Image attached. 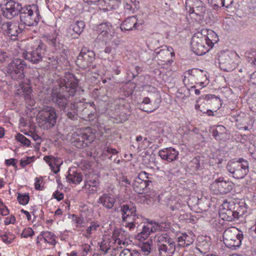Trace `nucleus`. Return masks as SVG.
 Listing matches in <instances>:
<instances>
[{"label":"nucleus","mask_w":256,"mask_h":256,"mask_svg":"<svg viewBox=\"0 0 256 256\" xmlns=\"http://www.w3.org/2000/svg\"><path fill=\"white\" fill-rule=\"evenodd\" d=\"M78 80L70 72L66 74L64 78L57 80L52 88L50 98L60 108L64 110L68 104V97L75 94Z\"/></svg>","instance_id":"obj_1"},{"label":"nucleus","mask_w":256,"mask_h":256,"mask_svg":"<svg viewBox=\"0 0 256 256\" xmlns=\"http://www.w3.org/2000/svg\"><path fill=\"white\" fill-rule=\"evenodd\" d=\"M154 240L160 256H172L176 251V243L166 234H156Z\"/></svg>","instance_id":"obj_2"},{"label":"nucleus","mask_w":256,"mask_h":256,"mask_svg":"<svg viewBox=\"0 0 256 256\" xmlns=\"http://www.w3.org/2000/svg\"><path fill=\"white\" fill-rule=\"evenodd\" d=\"M57 116L54 108L44 106L36 118L40 128H52L55 126Z\"/></svg>","instance_id":"obj_3"},{"label":"nucleus","mask_w":256,"mask_h":256,"mask_svg":"<svg viewBox=\"0 0 256 256\" xmlns=\"http://www.w3.org/2000/svg\"><path fill=\"white\" fill-rule=\"evenodd\" d=\"M26 67L27 64L24 60L16 58L8 64L6 71L12 79L22 82L24 77V70Z\"/></svg>","instance_id":"obj_4"},{"label":"nucleus","mask_w":256,"mask_h":256,"mask_svg":"<svg viewBox=\"0 0 256 256\" xmlns=\"http://www.w3.org/2000/svg\"><path fill=\"white\" fill-rule=\"evenodd\" d=\"M46 48L45 44L39 40L22 53L23 57L32 64H38L43 60Z\"/></svg>","instance_id":"obj_5"},{"label":"nucleus","mask_w":256,"mask_h":256,"mask_svg":"<svg viewBox=\"0 0 256 256\" xmlns=\"http://www.w3.org/2000/svg\"><path fill=\"white\" fill-rule=\"evenodd\" d=\"M227 170L236 179L243 178L248 172V162L243 158L228 162Z\"/></svg>","instance_id":"obj_6"},{"label":"nucleus","mask_w":256,"mask_h":256,"mask_svg":"<svg viewBox=\"0 0 256 256\" xmlns=\"http://www.w3.org/2000/svg\"><path fill=\"white\" fill-rule=\"evenodd\" d=\"M20 14L21 22L28 26L36 24L40 20L39 10L36 5L22 7Z\"/></svg>","instance_id":"obj_7"},{"label":"nucleus","mask_w":256,"mask_h":256,"mask_svg":"<svg viewBox=\"0 0 256 256\" xmlns=\"http://www.w3.org/2000/svg\"><path fill=\"white\" fill-rule=\"evenodd\" d=\"M224 242L230 248L240 246L243 238L242 232L234 227L230 228L223 233Z\"/></svg>","instance_id":"obj_8"},{"label":"nucleus","mask_w":256,"mask_h":256,"mask_svg":"<svg viewBox=\"0 0 256 256\" xmlns=\"http://www.w3.org/2000/svg\"><path fill=\"white\" fill-rule=\"evenodd\" d=\"M95 60V54L92 50H88L86 48H83L77 57L76 65L80 68L86 69L92 66Z\"/></svg>","instance_id":"obj_9"},{"label":"nucleus","mask_w":256,"mask_h":256,"mask_svg":"<svg viewBox=\"0 0 256 256\" xmlns=\"http://www.w3.org/2000/svg\"><path fill=\"white\" fill-rule=\"evenodd\" d=\"M233 187V183L230 181L224 180L223 177L215 180L210 186V190L216 194H226L231 192Z\"/></svg>","instance_id":"obj_10"},{"label":"nucleus","mask_w":256,"mask_h":256,"mask_svg":"<svg viewBox=\"0 0 256 256\" xmlns=\"http://www.w3.org/2000/svg\"><path fill=\"white\" fill-rule=\"evenodd\" d=\"M22 30L19 26L12 22H4L0 25V32L12 40H16Z\"/></svg>","instance_id":"obj_11"},{"label":"nucleus","mask_w":256,"mask_h":256,"mask_svg":"<svg viewBox=\"0 0 256 256\" xmlns=\"http://www.w3.org/2000/svg\"><path fill=\"white\" fill-rule=\"evenodd\" d=\"M195 30L197 32L196 35L198 38H202L205 42L206 45H208L212 48L214 44L218 40V38L217 34L212 30L204 29L199 28H195Z\"/></svg>","instance_id":"obj_12"},{"label":"nucleus","mask_w":256,"mask_h":256,"mask_svg":"<svg viewBox=\"0 0 256 256\" xmlns=\"http://www.w3.org/2000/svg\"><path fill=\"white\" fill-rule=\"evenodd\" d=\"M21 8L22 6L19 3L10 0L4 4L2 10L4 17L12 19L20 14Z\"/></svg>","instance_id":"obj_13"},{"label":"nucleus","mask_w":256,"mask_h":256,"mask_svg":"<svg viewBox=\"0 0 256 256\" xmlns=\"http://www.w3.org/2000/svg\"><path fill=\"white\" fill-rule=\"evenodd\" d=\"M164 224H159L156 222H148L146 225L142 226V231L136 236V238L142 240H146L151 233L154 232L158 230H162L164 227L162 226Z\"/></svg>","instance_id":"obj_14"},{"label":"nucleus","mask_w":256,"mask_h":256,"mask_svg":"<svg viewBox=\"0 0 256 256\" xmlns=\"http://www.w3.org/2000/svg\"><path fill=\"white\" fill-rule=\"evenodd\" d=\"M197 32L193 30V53L197 56H202L209 51L210 47L206 45L202 38H198Z\"/></svg>","instance_id":"obj_15"},{"label":"nucleus","mask_w":256,"mask_h":256,"mask_svg":"<svg viewBox=\"0 0 256 256\" xmlns=\"http://www.w3.org/2000/svg\"><path fill=\"white\" fill-rule=\"evenodd\" d=\"M98 30L100 35L103 37L106 42L112 40L114 36V29L112 25L108 22L101 24L98 26Z\"/></svg>","instance_id":"obj_16"},{"label":"nucleus","mask_w":256,"mask_h":256,"mask_svg":"<svg viewBox=\"0 0 256 256\" xmlns=\"http://www.w3.org/2000/svg\"><path fill=\"white\" fill-rule=\"evenodd\" d=\"M72 138L75 142V146L78 148L87 146L88 142L86 140L90 142L93 140V136H88L87 134H82L80 132H74L72 134Z\"/></svg>","instance_id":"obj_17"},{"label":"nucleus","mask_w":256,"mask_h":256,"mask_svg":"<svg viewBox=\"0 0 256 256\" xmlns=\"http://www.w3.org/2000/svg\"><path fill=\"white\" fill-rule=\"evenodd\" d=\"M206 8L202 6L200 0H193V19L198 23H200L204 18Z\"/></svg>","instance_id":"obj_18"},{"label":"nucleus","mask_w":256,"mask_h":256,"mask_svg":"<svg viewBox=\"0 0 256 256\" xmlns=\"http://www.w3.org/2000/svg\"><path fill=\"white\" fill-rule=\"evenodd\" d=\"M85 27L84 22L80 20L70 26L68 30V36L72 38H76L83 32Z\"/></svg>","instance_id":"obj_19"},{"label":"nucleus","mask_w":256,"mask_h":256,"mask_svg":"<svg viewBox=\"0 0 256 256\" xmlns=\"http://www.w3.org/2000/svg\"><path fill=\"white\" fill-rule=\"evenodd\" d=\"M230 206L232 207L235 216L237 219L243 216L247 212V207L246 203L243 201L236 202H234L229 203Z\"/></svg>","instance_id":"obj_20"},{"label":"nucleus","mask_w":256,"mask_h":256,"mask_svg":"<svg viewBox=\"0 0 256 256\" xmlns=\"http://www.w3.org/2000/svg\"><path fill=\"white\" fill-rule=\"evenodd\" d=\"M158 154L162 160L170 162L176 159L178 152L174 148H168L160 150Z\"/></svg>","instance_id":"obj_21"},{"label":"nucleus","mask_w":256,"mask_h":256,"mask_svg":"<svg viewBox=\"0 0 256 256\" xmlns=\"http://www.w3.org/2000/svg\"><path fill=\"white\" fill-rule=\"evenodd\" d=\"M219 215L220 218L224 220L232 222L236 220L233 208L230 206L229 204L227 208H223L220 210Z\"/></svg>","instance_id":"obj_22"},{"label":"nucleus","mask_w":256,"mask_h":256,"mask_svg":"<svg viewBox=\"0 0 256 256\" xmlns=\"http://www.w3.org/2000/svg\"><path fill=\"white\" fill-rule=\"evenodd\" d=\"M98 202L102 204L106 208L111 209L116 202V199L113 196L104 194L99 198Z\"/></svg>","instance_id":"obj_23"},{"label":"nucleus","mask_w":256,"mask_h":256,"mask_svg":"<svg viewBox=\"0 0 256 256\" xmlns=\"http://www.w3.org/2000/svg\"><path fill=\"white\" fill-rule=\"evenodd\" d=\"M153 56L154 58H157L158 60L164 62L166 64L172 62V60L170 62L168 60V58L170 56V52H168V48L161 49L158 52L155 51L153 53Z\"/></svg>","instance_id":"obj_24"},{"label":"nucleus","mask_w":256,"mask_h":256,"mask_svg":"<svg viewBox=\"0 0 256 256\" xmlns=\"http://www.w3.org/2000/svg\"><path fill=\"white\" fill-rule=\"evenodd\" d=\"M137 20L134 16L128 18L120 25V29L122 31L132 30L136 28Z\"/></svg>","instance_id":"obj_25"},{"label":"nucleus","mask_w":256,"mask_h":256,"mask_svg":"<svg viewBox=\"0 0 256 256\" xmlns=\"http://www.w3.org/2000/svg\"><path fill=\"white\" fill-rule=\"evenodd\" d=\"M158 107V104L151 103L150 98L148 97L144 98L140 105V110L147 112H151L154 111Z\"/></svg>","instance_id":"obj_26"},{"label":"nucleus","mask_w":256,"mask_h":256,"mask_svg":"<svg viewBox=\"0 0 256 256\" xmlns=\"http://www.w3.org/2000/svg\"><path fill=\"white\" fill-rule=\"evenodd\" d=\"M120 2L115 0H98V5L104 10L116 9Z\"/></svg>","instance_id":"obj_27"},{"label":"nucleus","mask_w":256,"mask_h":256,"mask_svg":"<svg viewBox=\"0 0 256 256\" xmlns=\"http://www.w3.org/2000/svg\"><path fill=\"white\" fill-rule=\"evenodd\" d=\"M148 185L147 182H143L140 178H135L132 184L134 190L138 194H142Z\"/></svg>","instance_id":"obj_28"},{"label":"nucleus","mask_w":256,"mask_h":256,"mask_svg":"<svg viewBox=\"0 0 256 256\" xmlns=\"http://www.w3.org/2000/svg\"><path fill=\"white\" fill-rule=\"evenodd\" d=\"M221 130H226L225 132H218L216 129H212V132H210L212 136L216 140H225L227 139L230 138V134L228 132V130L226 129H220Z\"/></svg>","instance_id":"obj_29"},{"label":"nucleus","mask_w":256,"mask_h":256,"mask_svg":"<svg viewBox=\"0 0 256 256\" xmlns=\"http://www.w3.org/2000/svg\"><path fill=\"white\" fill-rule=\"evenodd\" d=\"M100 226V224L97 222H91L90 225L86 228L83 236L88 238H90L92 234L94 233Z\"/></svg>","instance_id":"obj_30"},{"label":"nucleus","mask_w":256,"mask_h":256,"mask_svg":"<svg viewBox=\"0 0 256 256\" xmlns=\"http://www.w3.org/2000/svg\"><path fill=\"white\" fill-rule=\"evenodd\" d=\"M125 222V226L128 228L130 230H132L136 226V225H138L142 221V217H134L132 219H129L126 220H122Z\"/></svg>","instance_id":"obj_31"},{"label":"nucleus","mask_w":256,"mask_h":256,"mask_svg":"<svg viewBox=\"0 0 256 256\" xmlns=\"http://www.w3.org/2000/svg\"><path fill=\"white\" fill-rule=\"evenodd\" d=\"M66 178L69 182L78 184L82 182V176L80 173L73 172L72 174L69 173Z\"/></svg>","instance_id":"obj_32"},{"label":"nucleus","mask_w":256,"mask_h":256,"mask_svg":"<svg viewBox=\"0 0 256 256\" xmlns=\"http://www.w3.org/2000/svg\"><path fill=\"white\" fill-rule=\"evenodd\" d=\"M153 244L151 240L142 242L140 245L142 252L145 256H148L151 252Z\"/></svg>","instance_id":"obj_33"},{"label":"nucleus","mask_w":256,"mask_h":256,"mask_svg":"<svg viewBox=\"0 0 256 256\" xmlns=\"http://www.w3.org/2000/svg\"><path fill=\"white\" fill-rule=\"evenodd\" d=\"M84 105L86 106L82 112V115L84 116V118H87L89 120L92 118L94 115V114H92V111L90 110L93 108V106H94V103L90 104H86Z\"/></svg>","instance_id":"obj_34"},{"label":"nucleus","mask_w":256,"mask_h":256,"mask_svg":"<svg viewBox=\"0 0 256 256\" xmlns=\"http://www.w3.org/2000/svg\"><path fill=\"white\" fill-rule=\"evenodd\" d=\"M151 176V174L143 171L141 172L136 178H140V180L147 182V184H149L150 182H152V178Z\"/></svg>","instance_id":"obj_35"},{"label":"nucleus","mask_w":256,"mask_h":256,"mask_svg":"<svg viewBox=\"0 0 256 256\" xmlns=\"http://www.w3.org/2000/svg\"><path fill=\"white\" fill-rule=\"evenodd\" d=\"M42 234L46 242L50 243L52 244H54V236L52 233L50 232H42Z\"/></svg>","instance_id":"obj_36"},{"label":"nucleus","mask_w":256,"mask_h":256,"mask_svg":"<svg viewBox=\"0 0 256 256\" xmlns=\"http://www.w3.org/2000/svg\"><path fill=\"white\" fill-rule=\"evenodd\" d=\"M25 134L30 136L34 141H37L38 144H40L42 142V138L40 136H39L37 134H36L32 130H28L27 132L26 129H24L22 131Z\"/></svg>","instance_id":"obj_37"},{"label":"nucleus","mask_w":256,"mask_h":256,"mask_svg":"<svg viewBox=\"0 0 256 256\" xmlns=\"http://www.w3.org/2000/svg\"><path fill=\"white\" fill-rule=\"evenodd\" d=\"M17 199L20 204L26 205L28 204L30 197L28 194H21L19 193L18 195Z\"/></svg>","instance_id":"obj_38"},{"label":"nucleus","mask_w":256,"mask_h":256,"mask_svg":"<svg viewBox=\"0 0 256 256\" xmlns=\"http://www.w3.org/2000/svg\"><path fill=\"white\" fill-rule=\"evenodd\" d=\"M16 139L20 142L23 146H30V140L26 138L24 135L18 134L16 136Z\"/></svg>","instance_id":"obj_39"},{"label":"nucleus","mask_w":256,"mask_h":256,"mask_svg":"<svg viewBox=\"0 0 256 256\" xmlns=\"http://www.w3.org/2000/svg\"><path fill=\"white\" fill-rule=\"evenodd\" d=\"M47 40L50 45L56 48L59 42L57 40V34H54L48 36Z\"/></svg>","instance_id":"obj_40"},{"label":"nucleus","mask_w":256,"mask_h":256,"mask_svg":"<svg viewBox=\"0 0 256 256\" xmlns=\"http://www.w3.org/2000/svg\"><path fill=\"white\" fill-rule=\"evenodd\" d=\"M110 241L109 239H104L100 244V248L102 251L106 253L110 248Z\"/></svg>","instance_id":"obj_41"},{"label":"nucleus","mask_w":256,"mask_h":256,"mask_svg":"<svg viewBox=\"0 0 256 256\" xmlns=\"http://www.w3.org/2000/svg\"><path fill=\"white\" fill-rule=\"evenodd\" d=\"M130 206H131L128 204H122L120 206V212H121L122 220H127L126 218L128 216V214H126V212H128Z\"/></svg>","instance_id":"obj_42"},{"label":"nucleus","mask_w":256,"mask_h":256,"mask_svg":"<svg viewBox=\"0 0 256 256\" xmlns=\"http://www.w3.org/2000/svg\"><path fill=\"white\" fill-rule=\"evenodd\" d=\"M50 156H45L44 158V160L46 161V163L48 164L54 173L56 174L60 171V169L56 168V165L54 163H52V161L50 160Z\"/></svg>","instance_id":"obj_43"},{"label":"nucleus","mask_w":256,"mask_h":256,"mask_svg":"<svg viewBox=\"0 0 256 256\" xmlns=\"http://www.w3.org/2000/svg\"><path fill=\"white\" fill-rule=\"evenodd\" d=\"M120 256H140L136 251H131L128 249H124L120 253Z\"/></svg>","instance_id":"obj_44"},{"label":"nucleus","mask_w":256,"mask_h":256,"mask_svg":"<svg viewBox=\"0 0 256 256\" xmlns=\"http://www.w3.org/2000/svg\"><path fill=\"white\" fill-rule=\"evenodd\" d=\"M126 214H128L126 220L132 219L134 216L140 217L136 214V208L134 206H131Z\"/></svg>","instance_id":"obj_45"},{"label":"nucleus","mask_w":256,"mask_h":256,"mask_svg":"<svg viewBox=\"0 0 256 256\" xmlns=\"http://www.w3.org/2000/svg\"><path fill=\"white\" fill-rule=\"evenodd\" d=\"M35 159V156H28L26 158H24L23 159L21 160L20 161V164L22 168L30 164L32 162L34 161Z\"/></svg>","instance_id":"obj_46"},{"label":"nucleus","mask_w":256,"mask_h":256,"mask_svg":"<svg viewBox=\"0 0 256 256\" xmlns=\"http://www.w3.org/2000/svg\"><path fill=\"white\" fill-rule=\"evenodd\" d=\"M226 0H208V2L214 7H222L225 6Z\"/></svg>","instance_id":"obj_47"},{"label":"nucleus","mask_w":256,"mask_h":256,"mask_svg":"<svg viewBox=\"0 0 256 256\" xmlns=\"http://www.w3.org/2000/svg\"><path fill=\"white\" fill-rule=\"evenodd\" d=\"M84 189L90 194H94L98 190V186L96 185H90L89 184H85Z\"/></svg>","instance_id":"obj_48"},{"label":"nucleus","mask_w":256,"mask_h":256,"mask_svg":"<svg viewBox=\"0 0 256 256\" xmlns=\"http://www.w3.org/2000/svg\"><path fill=\"white\" fill-rule=\"evenodd\" d=\"M191 238L190 236H188L186 234H182L180 238H179V242H184V243L182 244H184V246H188L190 245V240Z\"/></svg>","instance_id":"obj_49"},{"label":"nucleus","mask_w":256,"mask_h":256,"mask_svg":"<svg viewBox=\"0 0 256 256\" xmlns=\"http://www.w3.org/2000/svg\"><path fill=\"white\" fill-rule=\"evenodd\" d=\"M34 234L33 230L30 228H28L24 230L21 235L23 238H26L28 236H32Z\"/></svg>","instance_id":"obj_50"},{"label":"nucleus","mask_w":256,"mask_h":256,"mask_svg":"<svg viewBox=\"0 0 256 256\" xmlns=\"http://www.w3.org/2000/svg\"><path fill=\"white\" fill-rule=\"evenodd\" d=\"M50 156V160L52 161V162L54 163L56 168L60 169V166L63 162L62 159L59 158H58L54 157L52 156Z\"/></svg>","instance_id":"obj_51"},{"label":"nucleus","mask_w":256,"mask_h":256,"mask_svg":"<svg viewBox=\"0 0 256 256\" xmlns=\"http://www.w3.org/2000/svg\"><path fill=\"white\" fill-rule=\"evenodd\" d=\"M50 156V160L52 161V162L54 163L56 168L60 169V166L63 162L62 159L59 158H58L54 157L52 156Z\"/></svg>","instance_id":"obj_52"},{"label":"nucleus","mask_w":256,"mask_h":256,"mask_svg":"<svg viewBox=\"0 0 256 256\" xmlns=\"http://www.w3.org/2000/svg\"><path fill=\"white\" fill-rule=\"evenodd\" d=\"M74 108L72 112H69L67 113L66 115L68 117L72 120H76L77 118V112L78 110H76L74 108V106H72V108Z\"/></svg>","instance_id":"obj_53"},{"label":"nucleus","mask_w":256,"mask_h":256,"mask_svg":"<svg viewBox=\"0 0 256 256\" xmlns=\"http://www.w3.org/2000/svg\"><path fill=\"white\" fill-rule=\"evenodd\" d=\"M200 158L201 157L200 156H197L193 158V167H194L196 170H198L201 167Z\"/></svg>","instance_id":"obj_54"},{"label":"nucleus","mask_w":256,"mask_h":256,"mask_svg":"<svg viewBox=\"0 0 256 256\" xmlns=\"http://www.w3.org/2000/svg\"><path fill=\"white\" fill-rule=\"evenodd\" d=\"M192 72V70H189L188 72V76H185L183 80L184 83L186 86H186H187V88L188 90H190V88H192V86H190V84H189L190 80L188 78L190 76Z\"/></svg>","instance_id":"obj_55"},{"label":"nucleus","mask_w":256,"mask_h":256,"mask_svg":"<svg viewBox=\"0 0 256 256\" xmlns=\"http://www.w3.org/2000/svg\"><path fill=\"white\" fill-rule=\"evenodd\" d=\"M186 9L189 12L190 16L192 14V0H186L185 3Z\"/></svg>","instance_id":"obj_56"},{"label":"nucleus","mask_w":256,"mask_h":256,"mask_svg":"<svg viewBox=\"0 0 256 256\" xmlns=\"http://www.w3.org/2000/svg\"><path fill=\"white\" fill-rule=\"evenodd\" d=\"M106 152L108 153L112 154H116L118 153V152L116 149L109 147H107L105 148V150H104L102 154L106 155Z\"/></svg>","instance_id":"obj_57"},{"label":"nucleus","mask_w":256,"mask_h":256,"mask_svg":"<svg viewBox=\"0 0 256 256\" xmlns=\"http://www.w3.org/2000/svg\"><path fill=\"white\" fill-rule=\"evenodd\" d=\"M8 58V56L6 52L0 51V64L6 62Z\"/></svg>","instance_id":"obj_58"},{"label":"nucleus","mask_w":256,"mask_h":256,"mask_svg":"<svg viewBox=\"0 0 256 256\" xmlns=\"http://www.w3.org/2000/svg\"><path fill=\"white\" fill-rule=\"evenodd\" d=\"M148 196L152 199L154 202L157 201L158 202H160V195H156L154 192H150Z\"/></svg>","instance_id":"obj_59"},{"label":"nucleus","mask_w":256,"mask_h":256,"mask_svg":"<svg viewBox=\"0 0 256 256\" xmlns=\"http://www.w3.org/2000/svg\"><path fill=\"white\" fill-rule=\"evenodd\" d=\"M0 213L2 216H6L9 213L8 208L3 204L0 205Z\"/></svg>","instance_id":"obj_60"},{"label":"nucleus","mask_w":256,"mask_h":256,"mask_svg":"<svg viewBox=\"0 0 256 256\" xmlns=\"http://www.w3.org/2000/svg\"><path fill=\"white\" fill-rule=\"evenodd\" d=\"M53 196L54 198L56 199L58 201L61 200L64 198V194L58 190L54 193Z\"/></svg>","instance_id":"obj_61"},{"label":"nucleus","mask_w":256,"mask_h":256,"mask_svg":"<svg viewBox=\"0 0 256 256\" xmlns=\"http://www.w3.org/2000/svg\"><path fill=\"white\" fill-rule=\"evenodd\" d=\"M17 160L15 158H10L8 160H5V163L7 166H12L14 167H16V162H17Z\"/></svg>","instance_id":"obj_62"},{"label":"nucleus","mask_w":256,"mask_h":256,"mask_svg":"<svg viewBox=\"0 0 256 256\" xmlns=\"http://www.w3.org/2000/svg\"><path fill=\"white\" fill-rule=\"evenodd\" d=\"M15 222V217L14 216H12L10 218H6L4 222L5 225H8L10 224H14Z\"/></svg>","instance_id":"obj_63"},{"label":"nucleus","mask_w":256,"mask_h":256,"mask_svg":"<svg viewBox=\"0 0 256 256\" xmlns=\"http://www.w3.org/2000/svg\"><path fill=\"white\" fill-rule=\"evenodd\" d=\"M250 82L252 84L256 85V72L250 76Z\"/></svg>","instance_id":"obj_64"}]
</instances>
